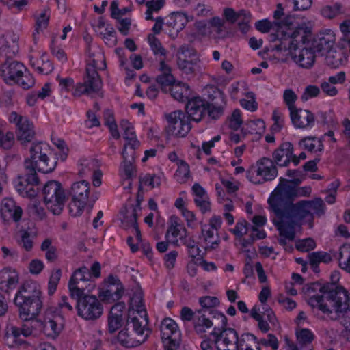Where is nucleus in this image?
<instances>
[{
  "label": "nucleus",
  "instance_id": "nucleus-1",
  "mask_svg": "<svg viewBox=\"0 0 350 350\" xmlns=\"http://www.w3.org/2000/svg\"><path fill=\"white\" fill-rule=\"evenodd\" d=\"M306 293L308 304L321 311L324 320L336 321L350 311V295L342 286L329 290L327 285L315 282L307 288Z\"/></svg>",
  "mask_w": 350,
  "mask_h": 350
},
{
  "label": "nucleus",
  "instance_id": "nucleus-2",
  "mask_svg": "<svg viewBox=\"0 0 350 350\" xmlns=\"http://www.w3.org/2000/svg\"><path fill=\"white\" fill-rule=\"evenodd\" d=\"M325 204L321 198L314 200H302L295 204H288L286 207L287 215L280 208L275 209V213L280 220L275 223L280 236L288 240L295 238V228H300L301 222H308L309 228L313 226V215L321 216L324 214Z\"/></svg>",
  "mask_w": 350,
  "mask_h": 350
},
{
  "label": "nucleus",
  "instance_id": "nucleus-3",
  "mask_svg": "<svg viewBox=\"0 0 350 350\" xmlns=\"http://www.w3.org/2000/svg\"><path fill=\"white\" fill-rule=\"evenodd\" d=\"M310 36V31L308 28L301 27L295 31L289 30L286 33L282 34L280 44H275L273 49L278 51L286 52V55H290L299 66L310 68L315 61L314 50L311 47H304L297 54L300 43L304 44L308 42Z\"/></svg>",
  "mask_w": 350,
  "mask_h": 350
},
{
  "label": "nucleus",
  "instance_id": "nucleus-4",
  "mask_svg": "<svg viewBox=\"0 0 350 350\" xmlns=\"http://www.w3.org/2000/svg\"><path fill=\"white\" fill-rule=\"evenodd\" d=\"M19 317L23 321L34 319L41 311V292L36 283L26 282L18 288L14 297Z\"/></svg>",
  "mask_w": 350,
  "mask_h": 350
},
{
  "label": "nucleus",
  "instance_id": "nucleus-5",
  "mask_svg": "<svg viewBox=\"0 0 350 350\" xmlns=\"http://www.w3.org/2000/svg\"><path fill=\"white\" fill-rule=\"evenodd\" d=\"M30 157L24 161V170H33L47 174L53 172L57 165L55 158H52V151L48 144L42 142L33 143L30 148Z\"/></svg>",
  "mask_w": 350,
  "mask_h": 350
},
{
  "label": "nucleus",
  "instance_id": "nucleus-6",
  "mask_svg": "<svg viewBox=\"0 0 350 350\" xmlns=\"http://www.w3.org/2000/svg\"><path fill=\"white\" fill-rule=\"evenodd\" d=\"M215 320L219 321L221 327H215L210 334L213 338L214 347L217 350H238L239 335L232 328L226 327L227 318L221 312L215 311L213 313Z\"/></svg>",
  "mask_w": 350,
  "mask_h": 350
},
{
  "label": "nucleus",
  "instance_id": "nucleus-7",
  "mask_svg": "<svg viewBox=\"0 0 350 350\" xmlns=\"http://www.w3.org/2000/svg\"><path fill=\"white\" fill-rule=\"evenodd\" d=\"M41 325V322L31 319L23 322L20 327L13 325L6 326L3 340L5 345L10 348L18 347H27L29 343L21 338L36 337L38 336L37 328Z\"/></svg>",
  "mask_w": 350,
  "mask_h": 350
},
{
  "label": "nucleus",
  "instance_id": "nucleus-8",
  "mask_svg": "<svg viewBox=\"0 0 350 350\" xmlns=\"http://www.w3.org/2000/svg\"><path fill=\"white\" fill-rule=\"evenodd\" d=\"M139 321L128 319L126 325L118 336V342L127 348L135 347L144 342L150 334L147 325L141 326Z\"/></svg>",
  "mask_w": 350,
  "mask_h": 350
},
{
  "label": "nucleus",
  "instance_id": "nucleus-9",
  "mask_svg": "<svg viewBox=\"0 0 350 350\" xmlns=\"http://www.w3.org/2000/svg\"><path fill=\"white\" fill-rule=\"evenodd\" d=\"M42 193L47 209L54 215H59L67 200L62 185L57 180H49L44 184Z\"/></svg>",
  "mask_w": 350,
  "mask_h": 350
},
{
  "label": "nucleus",
  "instance_id": "nucleus-10",
  "mask_svg": "<svg viewBox=\"0 0 350 350\" xmlns=\"http://www.w3.org/2000/svg\"><path fill=\"white\" fill-rule=\"evenodd\" d=\"M69 194L72 197L68 204L70 214L74 217L81 215L88 201L90 183L86 180L72 183Z\"/></svg>",
  "mask_w": 350,
  "mask_h": 350
},
{
  "label": "nucleus",
  "instance_id": "nucleus-11",
  "mask_svg": "<svg viewBox=\"0 0 350 350\" xmlns=\"http://www.w3.org/2000/svg\"><path fill=\"white\" fill-rule=\"evenodd\" d=\"M91 275L86 267L77 269L68 282V288L72 298H79L85 295V291L91 292L95 288V284L90 280Z\"/></svg>",
  "mask_w": 350,
  "mask_h": 350
},
{
  "label": "nucleus",
  "instance_id": "nucleus-12",
  "mask_svg": "<svg viewBox=\"0 0 350 350\" xmlns=\"http://www.w3.org/2000/svg\"><path fill=\"white\" fill-rule=\"evenodd\" d=\"M75 299H77V313L81 319L85 321H94L102 315L103 306L96 296L83 295Z\"/></svg>",
  "mask_w": 350,
  "mask_h": 350
},
{
  "label": "nucleus",
  "instance_id": "nucleus-13",
  "mask_svg": "<svg viewBox=\"0 0 350 350\" xmlns=\"http://www.w3.org/2000/svg\"><path fill=\"white\" fill-rule=\"evenodd\" d=\"M97 66L96 62L93 59L92 64H88L86 67L85 76L83 83H78L75 89L73 95L79 97L84 94H91L98 92L102 88L101 79L96 70Z\"/></svg>",
  "mask_w": 350,
  "mask_h": 350
},
{
  "label": "nucleus",
  "instance_id": "nucleus-14",
  "mask_svg": "<svg viewBox=\"0 0 350 350\" xmlns=\"http://www.w3.org/2000/svg\"><path fill=\"white\" fill-rule=\"evenodd\" d=\"M208 100L206 101V113L208 118L216 120L219 119L224 113L226 106L224 94L215 86L206 88Z\"/></svg>",
  "mask_w": 350,
  "mask_h": 350
},
{
  "label": "nucleus",
  "instance_id": "nucleus-15",
  "mask_svg": "<svg viewBox=\"0 0 350 350\" xmlns=\"http://www.w3.org/2000/svg\"><path fill=\"white\" fill-rule=\"evenodd\" d=\"M297 188H295L293 184L284 178H280V183L273 191L272 198L269 200V202L273 206L275 212V209L280 208L278 206L282 202H285L286 205L292 204V200L297 196Z\"/></svg>",
  "mask_w": 350,
  "mask_h": 350
},
{
  "label": "nucleus",
  "instance_id": "nucleus-16",
  "mask_svg": "<svg viewBox=\"0 0 350 350\" xmlns=\"http://www.w3.org/2000/svg\"><path fill=\"white\" fill-rule=\"evenodd\" d=\"M277 165L273 159L265 157H262L257 161L256 167H252L247 172V178L252 183H260V181H255L253 179L254 175L256 174L264 181H271L278 176Z\"/></svg>",
  "mask_w": 350,
  "mask_h": 350
},
{
  "label": "nucleus",
  "instance_id": "nucleus-17",
  "mask_svg": "<svg viewBox=\"0 0 350 350\" xmlns=\"http://www.w3.org/2000/svg\"><path fill=\"white\" fill-rule=\"evenodd\" d=\"M169 134L179 137H185L191 130L190 120L182 111H174L166 115Z\"/></svg>",
  "mask_w": 350,
  "mask_h": 350
},
{
  "label": "nucleus",
  "instance_id": "nucleus-18",
  "mask_svg": "<svg viewBox=\"0 0 350 350\" xmlns=\"http://www.w3.org/2000/svg\"><path fill=\"white\" fill-rule=\"evenodd\" d=\"M128 319L139 321L141 326L148 325V315L143 304V294L139 288L133 291L130 297Z\"/></svg>",
  "mask_w": 350,
  "mask_h": 350
},
{
  "label": "nucleus",
  "instance_id": "nucleus-19",
  "mask_svg": "<svg viewBox=\"0 0 350 350\" xmlns=\"http://www.w3.org/2000/svg\"><path fill=\"white\" fill-rule=\"evenodd\" d=\"M124 288L120 280L113 275L107 278L104 286L100 289L98 297L105 303L111 304L119 300L122 296Z\"/></svg>",
  "mask_w": 350,
  "mask_h": 350
},
{
  "label": "nucleus",
  "instance_id": "nucleus-20",
  "mask_svg": "<svg viewBox=\"0 0 350 350\" xmlns=\"http://www.w3.org/2000/svg\"><path fill=\"white\" fill-rule=\"evenodd\" d=\"M164 347H178L180 332L176 323L171 318L164 319L160 326Z\"/></svg>",
  "mask_w": 350,
  "mask_h": 350
},
{
  "label": "nucleus",
  "instance_id": "nucleus-21",
  "mask_svg": "<svg viewBox=\"0 0 350 350\" xmlns=\"http://www.w3.org/2000/svg\"><path fill=\"white\" fill-rule=\"evenodd\" d=\"M26 70V67L21 62L12 58H7L0 65V75L3 80L9 85H14L16 80Z\"/></svg>",
  "mask_w": 350,
  "mask_h": 350
},
{
  "label": "nucleus",
  "instance_id": "nucleus-22",
  "mask_svg": "<svg viewBox=\"0 0 350 350\" xmlns=\"http://www.w3.org/2000/svg\"><path fill=\"white\" fill-rule=\"evenodd\" d=\"M251 317L258 322V326L259 329L263 332L267 333L270 329L269 323L272 325H275L278 323L276 317L273 310L267 307L264 308V312L262 314H260L259 309L254 306L251 310Z\"/></svg>",
  "mask_w": 350,
  "mask_h": 350
},
{
  "label": "nucleus",
  "instance_id": "nucleus-23",
  "mask_svg": "<svg viewBox=\"0 0 350 350\" xmlns=\"http://www.w3.org/2000/svg\"><path fill=\"white\" fill-rule=\"evenodd\" d=\"M206 101L199 96L188 100L185 106L187 116L196 122L202 120L206 113Z\"/></svg>",
  "mask_w": 350,
  "mask_h": 350
},
{
  "label": "nucleus",
  "instance_id": "nucleus-24",
  "mask_svg": "<svg viewBox=\"0 0 350 350\" xmlns=\"http://www.w3.org/2000/svg\"><path fill=\"white\" fill-rule=\"evenodd\" d=\"M22 214V208L17 205L12 198H5L2 200L1 215L4 221H13L17 222L21 218Z\"/></svg>",
  "mask_w": 350,
  "mask_h": 350
},
{
  "label": "nucleus",
  "instance_id": "nucleus-25",
  "mask_svg": "<svg viewBox=\"0 0 350 350\" xmlns=\"http://www.w3.org/2000/svg\"><path fill=\"white\" fill-rule=\"evenodd\" d=\"M293 146L289 142L282 143L272 153V159L279 167H287L291 163Z\"/></svg>",
  "mask_w": 350,
  "mask_h": 350
},
{
  "label": "nucleus",
  "instance_id": "nucleus-26",
  "mask_svg": "<svg viewBox=\"0 0 350 350\" xmlns=\"http://www.w3.org/2000/svg\"><path fill=\"white\" fill-rule=\"evenodd\" d=\"M290 116L293 124L298 129L312 127L314 122V116L308 110L295 108L290 111Z\"/></svg>",
  "mask_w": 350,
  "mask_h": 350
},
{
  "label": "nucleus",
  "instance_id": "nucleus-27",
  "mask_svg": "<svg viewBox=\"0 0 350 350\" xmlns=\"http://www.w3.org/2000/svg\"><path fill=\"white\" fill-rule=\"evenodd\" d=\"M19 282L18 273L10 268H5L0 271V289L9 293L16 288Z\"/></svg>",
  "mask_w": 350,
  "mask_h": 350
},
{
  "label": "nucleus",
  "instance_id": "nucleus-28",
  "mask_svg": "<svg viewBox=\"0 0 350 350\" xmlns=\"http://www.w3.org/2000/svg\"><path fill=\"white\" fill-rule=\"evenodd\" d=\"M124 309V302H118L111 308L108 317V329L110 333L115 332L121 327Z\"/></svg>",
  "mask_w": 350,
  "mask_h": 350
},
{
  "label": "nucleus",
  "instance_id": "nucleus-29",
  "mask_svg": "<svg viewBox=\"0 0 350 350\" xmlns=\"http://www.w3.org/2000/svg\"><path fill=\"white\" fill-rule=\"evenodd\" d=\"M334 36L331 33H320L313 40L312 49L316 53L324 55L332 49L334 44Z\"/></svg>",
  "mask_w": 350,
  "mask_h": 350
},
{
  "label": "nucleus",
  "instance_id": "nucleus-30",
  "mask_svg": "<svg viewBox=\"0 0 350 350\" xmlns=\"http://www.w3.org/2000/svg\"><path fill=\"white\" fill-rule=\"evenodd\" d=\"M35 131L33 124L27 118L19 123L16 130V137L21 144L30 142L35 136Z\"/></svg>",
  "mask_w": 350,
  "mask_h": 350
},
{
  "label": "nucleus",
  "instance_id": "nucleus-31",
  "mask_svg": "<svg viewBox=\"0 0 350 350\" xmlns=\"http://www.w3.org/2000/svg\"><path fill=\"white\" fill-rule=\"evenodd\" d=\"M18 51V45L16 39L12 36L0 38V55L7 58H12Z\"/></svg>",
  "mask_w": 350,
  "mask_h": 350
},
{
  "label": "nucleus",
  "instance_id": "nucleus-32",
  "mask_svg": "<svg viewBox=\"0 0 350 350\" xmlns=\"http://www.w3.org/2000/svg\"><path fill=\"white\" fill-rule=\"evenodd\" d=\"M179 218L176 215H172L169 219V226L166 232V237L171 234L173 238L183 239L187 237V230L183 224L179 222Z\"/></svg>",
  "mask_w": 350,
  "mask_h": 350
},
{
  "label": "nucleus",
  "instance_id": "nucleus-33",
  "mask_svg": "<svg viewBox=\"0 0 350 350\" xmlns=\"http://www.w3.org/2000/svg\"><path fill=\"white\" fill-rule=\"evenodd\" d=\"M120 127L124 131V138L126 141L124 146H126V148L129 146V150H135L139 146V142L137 139L133 126L128 120H122Z\"/></svg>",
  "mask_w": 350,
  "mask_h": 350
},
{
  "label": "nucleus",
  "instance_id": "nucleus-34",
  "mask_svg": "<svg viewBox=\"0 0 350 350\" xmlns=\"http://www.w3.org/2000/svg\"><path fill=\"white\" fill-rule=\"evenodd\" d=\"M294 18L291 16H285L282 20L277 22V25L280 27L281 28L286 27V30L282 29L281 31H278L276 35L272 34L271 35V40L273 42H276L275 44H280V38L282 34L286 33L289 30L295 31L299 28L305 27L308 28L304 24L299 25L297 27H294L293 25Z\"/></svg>",
  "mask_w": 350,
  "mask_h": 350
},
{
  "label": "nucleus",
  "instance_id": "nucleus-35",
  "mask_svg": "<svg viewBox=\"0 0 350 350\" xmlns=\"http://www.w3.org/2000/svg\"><path fill=\"white\" fill-rule=\"evenodd\" d=\"M57 320L58 318L57 317L51 319L46 317L44 318V321L41 322L43 332L48 338L55 339L60 334L62 325L57 322Z\"/></svg>",
  "mask_w": 350,
  "mask_h": 350
},
{
  "label": "nucleus",
  "instance_id": "nucleus-36",
  "mask_svg": "<svg viewBox=\"0 0 350 350\" xmlns=\"http://www.w3.org/2000/svg\"><path fill=\"white\" fill-rule=\"evenodd\" d=\"M159 70L161 73L157 77L156 81L161 87L170 86L174 83L175 78L172 74V69L164 60H161Z\"/></svg>",
  "mask_w": 350,
  "mask_h": 350
},
{
  "label": "nucleus",
  "instance_id": "nucleus-37",
  "mask_svg": "<svg viewBox=\"0 0 350 350\" xmlns=\"http://www.w3.org/2000/svg\"><path fill=\"white\" fill-rule=\"evenodd\" d=\"M123 161L121 167L127 179H130L134 172L133 163L135 161V150H126V146H124L122 151Z\"/></svg>",
  "mask_w": 350,
  "mask_h": 350
},
{
  "label": "nucleus",
  "instance_id": "nucleus-38",
  "mask_svg": "<svg viewBox=\"0 0 350 350\" xmlns=\"http://www.w3.org/2000/svg\"><path fill=\"white\" fill-rule=\"evenodd\" d=\"M172 96L179 102H188L191 98V90L186 83H178L172 85L170 89Z\"/></svg>",
  "mask_w": 350,
  "mask_h": 350
},
{
  "label": "nucleus",
  "instance_id": "nucleus-39",
  "mask_svg": "<svg viewBox=\"0 0 350 350\" xmlns=\"http://www.w3.org/2000/svg\"><path fill=\"white\" fill-rule=\"evenodd\" d=\"M18 234L22 241H31L37 237L38 230L33 222L23 220L20 224Z\"/></svg>",
  "mask_w": 350,
  "mask_h": 350
},
{
  "label": "nucleus",
  "instance_id": "nucleus-40",
  "mask_svg": "<svg viewBox=\"0 0 350 350\" xmlns=\"http://www.w3.org/2000/svg\"><path fill=\"white\" fill-rule=\"evenodd\" d=\"M213 324L214 323L201 311L196 312L193 325V329L198 334H204L207 329L213 327Z\"/></svg>",
  "mask_w": 350,
  "mask_h": 350
},
{
  "label": "nucleus",
  "instance_id": "nucleus-41",
  "mask_svg": "<svg viewBox=\"0 0 350 350\" xmlns=\"http://www.w3.org/2000/svg\"><path fill=\"white\" fill-rule=\"evenodd\" d=\"M199 62V58H192L189 61H185V59H182L180 61H177V65L183 74L186 75L189 77H192L197 72H200V66Z\"/></svg>",
  "mask_w": 350,
  "mask_h": 350
},
{
  "label": "nucleus",
  "instance_id": "nucleus-42",
  "mask_svg": "<svg viewBox=\"0 0 350 350\" xmlns=\"http://www.w3.org/2000/svg\"><path fill=\"white\" fill-rule=\"evenodd\" d=\"M24 176H18V182L15 185V187L18 192L22 195V189L25 190L26 188V184L32 183L34 184H39L40 180L38 174L35 170L33 172H29L27 170H25Z\"/></svg>",
  "mask_w": 350,
  "mask_h": 350
},
{
  "label": "nucleus",
  "instance_id": "nucleus-43",
  "mask_svg": "<svg viewBox=\"0 0 350 350\" xmlns=\"http://www.w3.org/2000/svg\"><path fill=\"white\" fill-rule=\"evenodd\" d=\"M324 55H325V63L332 68H338L344 64L347 60L345 55L342 51H337L333 49L327 52Z\"/></svg>",
  "mask_w": 350,
  "mask_h": 350
},
{
  "label": "nucleus",
  "instance_id": "nucleus-44",
  "mask_svg": "<svg viewBox=\"0 0 350 350\" xmlns=\"http://www.w3.org/2000/svg\"><path fill=\"white\" fill-rule=\"evenodd\" d=\"M266 218L264 216L256 215L252 219L254 224L256 226H250V237L254 240L263 239L266 237V234L263 230H260L258 227L264 226L266 223Z\"/></svg>",
  "mask_w": 350,
  "mask_h": 350
},
{
  "label": "nucleus",
  "instance_id": "nucleus-45",
  "mask_svg": "<svg viewBox=\"0 0 350 350\" xmlns=\"http://www.w3.org/2000/svg\"><path fill=\"white\" fill-rule=\"evenodd\" d=\"M339 266L350 273V243H344L340 248Z\"/></svg>",
  "mask_w": 350,
  "mask_h": 350
},
{
  "label": "nucleus",
  "instance_id": "nucleus-46",
  "mask_svg": "<svg viewBox=\"0 0 350 350\" xmlns=\"http://www.w3.org/2000/svg\"><path fill=\"white\" fill-rule=\"evenodd\" d=\"M299 144L302 145L306 150L310 152H321L324 148L321 139H317L316 137H305L299 142Z\"/></svg>",
  "mask_w": 350,
  "mask_h": 350
},
{
  "label": "nucleus",
  "instance_id": "nucleus-47",
  "mask_svg": "<svg viewBox=\"0 0 350 350\" xmlns=\"http://www.w3.org/2000/svg\"><path fill=\"white\" fill-rule=\"evenodd\" d=\"M170 19L173 20V29L176 33L180 31L189 21L186 14L182 12L171 13Z\"/></svg>",
  "mask_w": 350,
  "mask_h": 350
},
{
  "label": "nucleus",
  "instance_id": "nucleus-48",
  "mask_svg": "<svg viewBox=\"0 0 350 350\" xmlns=\"http://www.w3.org/2000/svg\"><path fill=\"white\" fill-rule=\"evenodd\" d=\"M265 122L262 120H257L256 121H250L242 128V133L243 135L247 133H256L260 135L265 130Z\"/></svg>",
  "mask_w": 350,
  "mask_h": 350
},
{
  "label": "nucleus",
  "instance_id": "nucleus-49",
  "mask_svg": "<svg viewBox=\"0 0 350 350\" xmlns=\"http://www.w3.org/2000/svg\"><path fill=\"white\" fill-rule=\"evenodd\" d=\"M178 169L175 173V177L180 183H185L190 176V169L189 165L184 160H178L177 163Z\"/></svg>",
  "mask_w": 350,
  "mask_h": 350
},
{
  "label": "nucleus",
  "instance_id": "nucleus-50",
  "mask_svg": "<svg viewBox=\"0 0 350 350\" xmlns=\"http://www.w3.org/2000/svg\"><path fill=\"white\" fill-rule=\"evenodd\" d=\"M48 12L49 9H44L36 19V29L33 33L34 40L36 39V35L39 34L40 31H43V29H46L48 26L50 18Z\"/></svg>",
  "mask_w": 350,
  "mask_h": 350
},
{
  "label": "nucleus",
  "instance_id": "nucleus-51",
  "mask_svg": "<svg viewBox=\"0 0 350 350\" xmlns=\"http://www.w3.org/2000/svg\"><path fill=\"white\" fill-rule=\"evenodd\" d=\"M187 243L189 256L192 260L196 259L197 261H200L205 254L206 248L203 246L200 247L199 242Z\"/></svg>",
  "mask_w": 350,
  "mask_h": 350
},
{
  "label": "nucleus",
  "instance_id": "nucleus-52",
  "mask_svg": "<svg viewBox=\"0 0 350 350\" xmlns=\"http://www.w3.org/2000/svg\"><path fill=\"white\" fill-rule=\"evenodd\" d=\"M35 84V80L32 75L27 70L20 75V77L16 80L14 85H18L24 90H29L32 88Z\"/></svg>",
  "mask_w": 350,
  "mask_h": 350
},
{
  "label": "nucleus",
  "instance_id": "nucleus-53",
  "mask_svg": "<svg viewBox=\"0 0 350 350\" xmlns=\"http://www.w3.org/2000/svg\"><path fill=\"white\" fill-rule=\"evenodd\" d=\"M165 0H151L146 3L147 10L146 12V19L153 20V12H159L164 5Z\"/></svg>",
  "mask_w": 350,
  "mask_h": 350
},
{
  "label": "nucleus",
  "instance_id": "nucleus-54",
  "mask_svg": "<svg viewBox=\"0 0 350 350\" xmlns=\"http://www.w3.org/2000/svg\"><path fill=\"white\" fill-rule=\"evenodd\" d=\"M238 350H245L246 348L257 344V338L252 334H243L239 337Z\"/></svg>",
  "mask_w": 350,
  "mask_h": 350
},
{
  "label": "nucleus",
  "instance_id": "nucleus-55",
  "mask_svg": "<svg viewBox=\"0 0 350 350\" xmlns=\"http://www.w3.org/2000/svg\"><path fill=\"white\" fill-rule=\"evenodd\" d=\"M310 264L313 267H316L319 262L328 263L332 261V258L331 255L325 252H312L309 254Z\"/></svg>",
  "mask_w": 350,
  "mask_h": 350
},
{
  "label": "nucleus",
  "instance_id": "nucleus-56",
  "mask_svg": "<svg viewBox=\"0 0 350 350\" xmlns=\"http://www.w3.org/2000/svg\"><path fill=\"white\" fill-rule=\"evenodd\" d=\"M128 245L132 252L135 253L139 250H142L143 253L148 258H151L152 253V247L149 242H128Z\"/></svg>",
  "mask_w": 350,
  "mask_h": 350
},
{
  "label": "nucleus",
  "instance_id": "nucleus-57",
  "mask_svg": "<svg viewBox=\"0 0 350 350\" xmlns=\"http://www.w3.org/2000/svg\"><path fill=\"white\" fill-rule=\"evenodd\" d=\"M62 276V271L59 269H54L51 271L48 282V293L51 295L57 290V285Z\"/></svg>",
  "mask_w": 350,
  "mask_h": 350
},
{
  "label": "nucleus",
  "instance_id": "nucleus-58",
  "mask_svg": "<svg viewBox=\"0 0 350 350\" xmlns=\"http://www.w3.org/2000/svg\"><path fill=\"white\" fill-rule=\"evenodd\" d=\"M126 215L124 217V219L126 220L127 222L130 223L133 230L136 234V238L137 240L142 239L141 232L137 225V211L134 207L131 208V211H127Z\"/></svg>",
  "mask_w": 350,
  "mask_h": 350
},
{
  "label": "nucleus",
  "instance_id": "nucleus-59",
  "mask_svg": "<svg viewBox=\"0 0 350 350\" xmlns=\"http://www.w3.org/2000/svg\"><path fill=\"white\" fill-rule=\"evenodd\" d=\"M342 5L336 3L333 5H326L321 10V14L327 18H333L342 12Z\"/></svg>",
  "mask_w": 350,
  "mask_h": 350
},
{
  "label": "nucleus",
  "instance_id": "nucleus-60",
  "mask_svg": "<svg viewBox=\"0 0 350 350\" xmlns=\"http://www.w3.org/2000/svg\"><path fill=\"white\" fill-rule=\"evenodd\" d=\"M186 56L192 58H198L196 50L187 44H183L177 51V61L185 59Z\"/></svg>",
  "mask_w": 350,
  "mask_h": 350
},
{
  "label": "nucleus",
  "instance_id": "nucleus-61",
  "mask_svg": "<svg viewBox=\"0 0 350 350\" xmlns=\"http://www.w3.org/2000/svg\"><path fill=\"white\" fill-rule=\"evenodd\" d=\"M245 10H241L236 12L234 9L226 8L224 10V16L227 21L230 23H234L239 21L243 14H245Z\"/></svg>",
  "mask_w": 350,
  "mask_h": 350
},
{
  "label": "nucleus",
  "instance_id": "nucleus-62",
  "mask_svg": "<svg viewBox=\"0 0 350 350\" xmlns=\"http://www.w3.org/2000/svg\"><path fill=\"white\" fill-rule=\"evenodd\" d=\"M41 250L45 251V257L48 261L53 262L57 258V250L56 247L52 245L51 242H42Z\"/></svg>",
  "mask_w": 350,
  "mask_h": 350
},
{
  "label": "nucleus",
  "instance_id": "nucleus-63",
  "mask_svg": "<svg viewBox=\"0 0 350 350\" xmlns=\"http://www.w3.org/2000/svg\"><path fill=\"white\" fill-rule=\"evenodd\" d=\"M148 42L154 55H161L165 56L166 51L162 46L159 40L153 35L148 36Z\"/></svg>",
  "mask_w": 350,
  "mask_h": 350
},
{
  "label": "nucleus",
  "instance_id": "nucleus-64",
  "mask_svg": "<svg viewBox=\"0 0 350 350\" xmlns=\"http://www.w3.org/2000/svg\"><path fill=\"white\" fill-rule=\"evenodd\" d=\"M81 165L82 168L79 171V173L86 175L96 170L98 168L99 163L98 160L92 159L90 160H84Z\"/></svg>",
  "mask_w": 350,
  "mask_h": 350
}]
</instances>
